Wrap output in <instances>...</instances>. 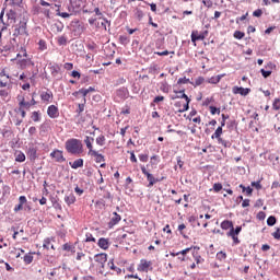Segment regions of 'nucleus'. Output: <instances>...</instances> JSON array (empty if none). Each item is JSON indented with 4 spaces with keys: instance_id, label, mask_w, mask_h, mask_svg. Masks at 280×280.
I'll list each match as a JSON object with an SVG mask.
<instances>
[{
    "instance_id": "obj_1",
    "label": "nucleus",
    "mask_w": 280,
    "mask_h": 280,
    "mask_svg": "<svg viewBox=\"0 0 280 280\" xmlns=\"http://www.w3.org/2000/svg\"><path fill=\"white\" fill-rule=\"evenodd\" d=\"M66 150L70 154H75L77 156H80V154L84 152V145L82 144V141L72 138L66 141Z\"/></svg>"
},
{
    "instance_id": "obj_2",
    "label": "nucleus",
    "mask_w": 280,
    "mask_h": 280,
    "mask_svg": "<svg viewBox=\"0 0 280 280\" xmlns=\"http://www.w3.org/2000/svg\"><path fill=\"white\" fill-rule=\"evenodd\" d=\"M174 93H179V97H182V100H185L186 102H176L175 103V108H177V113H186V110H189V103L191 102V100H189V96H187V94H185V90L182 91H174Z\"/></svg>"
},
{
    "instance_id": "obj_3",
    "label": "nucleus",
    "mask_w": 280,
    "mask_h": 280,
    "mask_svg": "<svg viewBox=\"0 0 280 280\" xmlns=\"http://www.w3.org/2000/svg\"><path fill=\"white\" fill-rule=\"evenodd\" d=\"M94 261L100 266V268H104L106 265V261H108V255L102 253V254H96L94 256Z\"/></svg>"
},
{
    "instance_id": "obj_4",
    "label": "nucleus",
    "mask_w": 280,
    "mask_h": 280,
    "mask_svg": "<svg viewBox=\"0 0 280 280\" xmlns=\"http://www.w3.org/2000/svg\"><path fill=\"white\" fill-rule=\"evenodd\" d=\"M152 266V261H148L145 259H141L140 264L138 265V272H148Z\"/></svg>"
},
{
    "instance_id": "obj_5",
    "label": "nucleus",
    "mask_w": 280,
    "mask_h": 280,
    "mask_svg": "<svg viewBox=\"0 0 280 280\" xmlns=\"http://www.w3.org/2000/svg\"><path fill=\"white\" fill-rule=\"evenodd\" d=\"M232 93L234 95H243V97H246V95H248V93H250V89L234 86V88H232Z\"/></svg>"
},
{
    "instance_id": "obj_6",
    "label": "nucleus",
    "mask_w": 280,
    "mask_h": 280,
    "mask_svg": "<svg viewBox=\"0 0 280 280\" xmlns=\"http://www.w3.org/2000/svg\"><path fill=\"white\" fill-rule=\"evenodd\" d=\"M10 84V75L5 74L4 71L0 73V89H5Z\"/></svg>"
},
{
    "instance_id": "obj_7",
    "label": "nucleus",
    "mask_w": 280,
    "mask_h": 280,
    "mask_svg": "<svg viewBox=\"0 0 280 280\" xmlns=\"http://www.w3.org/2000/svg\"><path fill=\"white\" fill-rule=\"evenodd\" d=\"M25 205H27V197L20 196L19 205L14 207V212L19 213V211H23V207H25Z\"/></svg>"
},
{
    "instance_id": "obj_8",
    "label": "nucleus",
    "mask_w": 280,
    "mask_h": 280,
    "mask_svg": "<svg viewBox=\"0 0 280 280\" xmlns=\"http://www.w3.org/2000/svg\"><path fill=\"white\" fill-rule=\"evenodd\" d=\"M47 115L51 118V119H56V117H58L60 115V113L58 112V108L56 107V105H50L47 109Z\"/></svg>"
},
{
    "instance_id": "obj_9",
    "label": "nucleus",
    "mask_w": 280,
    "mask_h": 280,
    "mask_svg": "<svg viewBox=\"0 0 280 280\" xmlns=\"http://www.w3.org/2000/svg\"><path fill=\"white\" fill-rule=\"evenodd\" d=\"M51 159H55L58 163H62L65 161V155H62V151L55 150L50 153Z\"/></svg>"
},
{
    "instance_id": "obj_10",
    "label": "nucleus",
    "mask_w": 280,
    "mask_h": 280,
    "mask_svg": "<svg viewBox=\"0 0 280 280\" xmlns=\"http://www.w3.org/2000/svg\"><path fill=\"white\" fill-rule=\"evenodd\" d=\"M16 113V117H21V119H18L16 121V126H21V124H23V119H25V109H23L22 107L15 109Z\"/></svg>"
},
{
    "instance_id": "obj_11",
    "label": "nucleus",
    "mask_w": 280,
    "mask_h": 280,
    "mask_svg": "<svg viewBox=\"0 0 280 280\" xmlns=\"http://www.w3.org/2000/svg\"><path fill=\"white\" fill-rule=\"evenodd\" d=\"M89 156H93L95 159L96 163H102L104 162V155L100 154L97 151H89L88 152Z\"/></svg>"
},
{
    "instance_id": "obj_12",
    "label": "nucleus",
    "mask_w": 280,
    "mask_h": 280,
    "mask_svg": "<svg viewBox=\"0 0 280 280\" xmlns=\"http://www.w3.org/2000/svg\"><path fill=\"white\" fill-rule=\"evenodd\" d=\"M13 36H21V34H25V24H20L14 26Z\"/></svg>"
},
{
    "instance_id": "obj_13",
    "label": "nucleus",
    "mask_w": 280,
    "mask_h": 280,
    "mask_svg": "<svg viewBox=\"0 0 280 280\" xmlns=\"http://www.w3.org/2000/svg\"><path fill=\"white\" fill-rule=\"evenodd\" d=\"M110 246V244L108 243V238H100L98 240V247L102 248L103 250H108V247Z\"/></svg>"
},
{
    "instance_id": "obj_14",
    "label": "nucleus",
    "mask_w": 280,
    "mask_h": 280,
    "mask_svg": "<svg viewBox=\"0 0 280 280\" xmlns=\"http://www.w3.org/2000/svg\"><path fill=\"white\" fill-rule=\"evenodd\" d=\"M95 139L91 138V137H86L84 140V143L89 150V152H95V150H93V143H94Z\"/></svg>"
},
{
    "instance_id": "obj_15",
    "label": "nucleus",
    "mask_w": 280,
    "mask_h": 280,
    "mask_svg": "<svg viewBox=\"0 0 280 280\" xmlns=\"http://www.w3.org/2000/svg\"><path fill=\"white\" fill-rule=\"evenodd\" d=\"M69 165L72 167V170H78V167L84 166V160L78 159L74 162H70Z\"/></svg>"
},
{
    "instance_id": "obj_16",
    "label": "nucleus",
    "mask_w": 280,
    "mask_h": 280,
    "mask_svg": "<svg viewBox=\"0 0 280 280\" xmlns=\"http://www.w3.org/2000/svg\"><path fill=\"white\" fill-rule=\"evenodd\" d=\"M119 222H121V215L117 214V212H114L109 222L110 226H115V224H119Z\"/></svg>"
},
{
    "instance_id": "obj_17",
    "label": "nucleus",
    "mask_w": 280,
    "mask_h": 280,
    "mask_svg": "<svg viewBox=\"0 0 280 280\" xmlns=\"http://www.w3.org/2000/svg\"><path fill=\"white\" fill-rule=\"evenodd\" d=\"M221 229H223V231H233V222L232 221H229V220H225L221 223Z\"/></svg>"
},
{
    "instance_id": "obj_18",
    "label": "nucleus",
    "mask_w": 280,
    "mask_h": 280,
    "mask_svg": "<svg viewBox=\"0 0 280 280\" xmlns=\"http://www.w3.org/2000/svg\"><path fill=\"white\" fill-rule=\"evenodd\" d=\"M65 202H66L68 206L74 205V203H75V195H74V194L67 195V196L65 197Z\"/></svg>"
},
{
    "instance_id": "obj_19",
    "label": "nucleus",
    "mask_w": 280,
    "mask_h": 280,
    "mask_svg": "<svg viewBox=\"0 0 280 280\" xmlns=\"http://www.w3.org/2000/svg\"><path fill=\"white\" fill-rule=\"evenodd\" d=\"M222 78H224V74H219L217 77H212L210 79H208V84H218Z\"/></svg>"
},
{
    "instance_id": "obj_20",
    "label": "nucleus",
    "mask_w": 280,
    "mask_h": 280,
    "mask_svg": "<svg viewBox=\"0 0 280 280\" xmlns=\"http://www.w3.org/2000/svg\"><path fill=\"white\" fill-rule=\"evenodd\" d=\"M15 161L18 163H23L25 162V153L24 152H21V151H16L15 152Z\"/></svg>"
},
{
    "instance_id": "obj_21",
    "label": "nucleus",
    "mask_w": 280,
    "mask_h": 280,
    "mask_svg": "<svg viewBox=\"0 0 280 280\" xmlns=\"http://www.w3.org/2000/svg\"><path fill=\"white\" fill-rule=\"evenodd\" d=\"M51 75L56 77L58 75V73H60V67L58 66V63H54L52 66H50L49 68Z\"/></svg>"
},
{
    "instance_id": "obj_22",
    "label": "nucleus",
    "mask_w": 280,
    "mask_h": 280,
    "mask_svg": "<svg viewBox=\"0 0 280 280\" xmlns=\"http://www.w3.org/2000/svg\"><path fill=\"white\" fill-rule=\"evenodd\" d=\"M147 180L149 182V187H153L155 183H159V179L154 178L153 174H147Z\"/></svg>"
},
{
    "instance_id": "obj_23",
    "label": "nucleus",
    "mask_w": 280,
    "mask_h": 280,
    "mask_svg": "<svg viewBox=\"0 0 280 280\" xmlns=\"http://www.w3.org/2000/svg\"><path fill=\"white\" fill-rule=\"evenodd\" d=\"M0 96L4 102L10 100V90H0Z\"/></svg>"
},
{
    "instance_id": "obj_24",
    "label": "nucleus",
    "mask_w": 280,
    "mask_h": 280,
    "mask_svg": "<svg viewBox=\"0 0 280 280\" xmlns=\"http://www.w3.org/2000/svg\"><path fill=\"white\" fill-rule=\"evenodd\" d=\"M31 107L32 103L25 102V98H22V101L20 102V108H23L24 110H30Z\"/></svg>"
},
{
    "instance_id": "obj_25",
    "label": "nucleus",
    "mask_w": 280,
    "mask_h": 280,
    "mask_svg": "<svg viewBox=\"0 0 280 280\" xmlns=\"http://www.w3.org/2000/svg\"><path fill=\"white\" fill-rule=\"evenodd\" d=\"M40 97H42L43 102H50L52 94H51V92H44L40 94Z\"/></svg>"
},
{
    "instance_id": "obj_26",
    "label": "nucleus",
    "mask_w": 280,
    "mask_h": 280,
    "mask_svg": "<svg viewBox=\"0 0 280 280\" xmlns=\"http://www.w3.org/2000/svg\"><path fill=\"white\" fill-rule=\"evenodd\" d=\"M228 237H232L234 244H240V238L237 237V235H235L233 229L228 232Z\"/></svg>"
},
{
    "instance_id": "obj_27",
    "label": "nucleus",
    "mask_w": 280,
    "mask_h": 280,
    "mask_svg": "<svg viewBox=\"0 0 280 280\" xmlns=\"http://www.w3.org/2000/svg\"><path fill=\"white\" fill-rule=\"evenodd\" d=\"M95 91V89H93L92 86H90L89 89H81L79 90L80 95H82L83 97H85L86 95H89V93Z\"/></svg>"
},
{
    "instance_id": "obj_28",
    "label": "nucleus",
    "mask_w": 280,
    "mask_h": 280,
    "mask_svg": "<svg viewBox=\"0 0 280 280\" xmlns=\"http://www.w3.org/2000/svg\"><path fill=\"white\" fill-rule=\"evenodd\" d=\"M240 188L243 190V192H246V196H253V188H250V186L246 187L241 184Z\"/></svg>"
},
{
    "instance_id": "obj_29",
    "label": "nucleus",
    "mask_w": 280,
    "mask_h": 280,
    "mask_svg": "<svg viewBox=\"0 0 280 280\" xmlns=\"http://www.w3.org/2000/svg\"><path fill=\"white\" fill-rule=\"evenodd\" d=\"M202 36L198 35V32H192L191 33V42L196 45V40H202Z\"/></svg>"
},
{
    "instance_id": "obj_30",
    "label": "nucleus",
    "mask_w": 280,
    "mask_h": 280,
    "mask_svg": "<svg viewBox=\"0 0 280 280\" xmlns=\"http://www.w3.org/2000/svg\"><path fill=\"white\" fill-rule=\"evenodd\" d=\"M222 137V127H218L214 133L212 135V139H220Z\"/></svg>"
},
{
    "instance_id": "obj_31",
    "label": "nucleus",
    "mask_w": 280,
    "mask_h": 280,
    "mask_svg": "<svg viewBox=\"0 0 280 280\" xmlns=\"http://www.w3.org/2000/svg\"><path fill=\"white\" fill-rule=\"evenodd\" d=\"M33 261H34V256H32V254H26V255L24 256V264L30 265V264H32Z\"/></svg>"
},
{
    "instance_id": "obj_32",
    "label": "nucleus",
    "mask_w": 280,
    "mask_h": 280,
    "mask_svg": "<svg viewBox=\"0 0 280 280\" xmlns=\"http://www.w3.org/2000/svg\"><path fill=\"white\" fill-rule=\"evenodd\" d=\"M30 159H36V148L31 147L27 152Z\"/></svg>"
},
{
    "instance_id": "obj_33",
    "label": "nucleus",
    "mask_w": 280,
    "mask_h": 280,
    "mask_svg": "<svg viewBox=\"0 0 280 280\" xmlns=\"http://www.w3.org/2000/svg\"><path fill=\"white\" fill-rule=\"evenodd\" d=\"M245 34L242 31H235L234 32V38H236L237 40H242V38H244Z\"/></svg>"
},
{
    "instance_id": "obj_34",
    "label": "nucleus",
    "mask_w": 280,
    "mask_h": 280,
    "mask_svg": "<svg viewBox=\"0 0 280 280\" xmlns=\"http://www.w3.org/2000/svg\"><path fill=\"white\" fill-rule=\"evenodd\" d=\"M267 224H268V226H275V224H277V218H275V217H269V218L267 219Z\"/></svg>"
},
{
    "instance_id": "obj_35",
    "label": "nucleus",
    "mask_w": 280,
    "mask_h": 280,
    "mask_svg": "<svg viewBox=\"0 0 280 280\" xmlns=\"http://www.w3.org/2000/svg\"><path fill=\"white\" fill-rule=\"evenodd\" d=\"M97 145H104L106 143V138L104 136H100L96 138Z\"/></svg>"
},
{
    "instance_id": "obj_36",
    "label": "nucleus",
    "mask_w": 280,
    "mask_h": 280,
    "mask_svg": "<svg viewBox=\"0 0 280 280\" xmlns=\"http://www.w3.org/2000/svg\"><path fill=\"white\" fill-rule=\"evenodd\" d=\"M31 118L33 121H40V114L38 112H33Z\"/></svg>"
},
{
    "instance_id": "obj_37",
    "label": "nucleus",
    "mask_w": 280,
    "mask_h": 280,
    "mask_svg": "<svg viewBox=\"0 0 280 280\" xmlns=\"http://www.w3.org/2000/svg\"><path fill=\"white\" fill-rule=\"evenodd\" d=\"M272 108H273V110H279L280 109V100L279 98H276L273 101Z\"/></svg>"
},
{
    "instance_id": "obj_38",
    "label": "nucleus",
    "mask_w": 280,
    "mask_h": 280,
    "mask_svg": "<svg viewBox=\"0 0 280 280\" xmlns=\"http://www.w3.org/2000/svg\"><path fill=\"white\" fill-rule=\"evenodd\" d=\"M177 84H189V79L187 77L179 78Z\"/></svg>"
},
{
    "instance_id": "obj_39",
    "label": "nucleus",
    "mask_w": 280,
    "mask_h": 280,
    "mask_svg": "<svg viewBox=\"0 0 280 280\" xmlns=\"http://www.w3.org/2000/svg\"><path fill=\"white\" fill-rule=\"evenodd\" d=\"M205 78L199 77L195 80V86H200V84H203Z\"/></svg>"
},
{
    "instance_id": "obj_40",
    "label": "nucleus",
    "mask_w": 280,
    "mask_h": 280,
    "mask_svg": "<svg viewBox=\"0 0 280 280\" xmlns=\"http://www.w3.org/2000/svg\"><path fill=\"white\" fill-rule=\"evenodd\" d=\"M38 45L42 51H45V49H47V44L45 43V40L40 39Z\"/></svg>"
},
{
    "instance_id": "obj_41",
    "label": "nucleus",
    "mask_w": 280,
    "mask_h": 280,
    "mask_svg": "<svg viewBox=\"0 0 280 280\" xmlns=\"http://www.w3.org/2000/svg\"><path fill=\"white\" fill-rule=\"evenodd\" d=\"M260 73L264 78H269V75H272V71H267L265 69H261Z\"/></svg>"
},
{
    "instance_id": "obj_42",
    "label": "nucleus",
    "mask_w": 280,
    "mask_h": 280,
    "mask_svg": "<svg viewBox=\"0 0 280 280\" xmlns=\"http://www.w3.org/2000/svg\"><path fill=\"white\" fill-rule=\"evenodd\" d=\"M27 65H31V61H30V60H26V59H23V60L20 62L21 69H25V67H27Z\"/></svg>"
},
{
    "instance_id": "obj_43",
    "label": "nucleus",
    "mask_w": 280,
    "mask_h": 280,
    "mask_svg": "<svg viewBox=\"0 0 280 280\" xmlns=\"http://www.w3.org/2000/svg\"><path fill=\"white\" fill-rule=\"evenodd\" d=\"M210 113H211V115H215V114L220 115V108L210 106Z\"/></svg>"
},
{
    "instance_id": "obj_44",
    "label": "nucleus",
    "mask_w": 280,
    "mask_h": 280,
    "mask_svg": "<svg viewBox=\"0 0 280 280\" xmlns=\"http://www.w3.org/2000/svg\"><path fill=\"white\" fill-rule=\"evenodd\" d=\"M43 246H44V248L49 249V246H51V240L50 238L44 240Z\"/></svg>"
},
{
    "instance_id": "obj_45",
    "label": "nucleus",
    "mask_w": 280,
    "mask_h": 280,
    "mask_svg": "<svg viewBox=\"0 0 280 280\" xmlns=\"http://www.w3.org/2000/svg\"><path fill=\"white\" fill-rule=\"evenodd\" d=\"M252 187H255V189H261V182H252Z\"/></svg>"
},
{
    "instance_id": "obj_46",
    "label": "nucleus",
    "mask_w": 280,
    "mask_h": 280,
    "mask_svg": "<svg viewBox=\"0 0 280 280\" xmlns=\"http://www.w3.org/2000/svg\"><path fill=\"white\" fill-rule=\"evenodd\" d=\"M213 190L214 191H222V184H220V183H217V184H214L213 185Z\"/></svg>"
},
{
    "instance_id": "obj_47",
    "label": "nucleus",
    "mask_w": 280,
    "mask_h": 280,
    "mask_svg": "<svg viewBox=\"0 0 280 280\" xmlns=\"http://www.w3.org/2000/svg\"><path fill=\"white\" fill-rule=\"evenodd\" d=\"M226 257V253L224 252H219L217 254V259H220L222 261V259H224Z\"/></svg>"
},
{
    "instance_id": "obj_48",
    "label": "nucleus",
    "mask_w": 280,
    "mask_h": 280,
    "mask_svg": "<svg viewBox=\"0 0 280 280\" xmlns=\"http://www.w3.org/2000/svg\"><path fill=\"white\" fill-rule=\"evenodd\" d=\"M202 3L206 8H212L213 7V2L211 0H203Z\"/></svg>"
},
{
    "instance_id": "obj_49",
    "label": "nucleus",
    "mask_w": 280,
    "mask_h": 280,
    "mask_svg": "<svg viewBox=\"0 0 280 280\" xmlns=\"http://www.w3.org/2000/svg\"><path fill=\"white\" fill-rule=\"evenodd\" d=\"M272 237H275V240H280V228H278L276 232L272 233Z\"/></svg>"
},
{
    "instance_id": "obj_50",
    "label": "nucleus",
    "mask_w": 280,
    "mask_h": 280,
    "mask_svg": "<svg viewBox=\"0 0 280 280\" xmlns=\"http://www.w3.org/2000/svg\"><path fill=\"white\" fill-rule=\"evenodd\" d=\"M261 14H264V11H261V9L255 10L253 12V16L259 18L261 16Z\"/></svg>"
},
{
    "instance_id": "obj_51",
    "label": "nucleus",
    "mask_w": 280,
    "mask_h": 280,
    "mask_svg": "<svg viewBox=\"0 0 280 280\" xmlns=\"http://www.w3.org/2000/svg\"><path fill=\"white\" fill-rule=\"evenodd\" d=\"M194 257H195L196 264H202V261H205V259H202L200 255H194Z\"/></svg>"
},
{
    "instance_id": "obj_52",
    "label": "nucleus",
    "mask_w": 280,
    "mask_h": 280,
    "mask_svg": "<svg viewBox=\"0 0 280 280\" xmlns=\"http://www.w3.org/2000/svg\"><path fill=\"white\" fill-rule=\"evenodd\" d=\"M185 229H187V226L184 223L178 225V231L180 232V235H184V237H186L185 234H183V231H185Z\"/></svg>"
},
{
    "instance_id": "obj_53",
    "label": "nucleus",
    "mask_w": 280,
    "mask_h": 280,
    "mask_svg": "<svg viewBox=\"0 0 280 280\" xmlns=\"http://www.w3.org/2000/svg\"><path fill=\"white\" fill-rule=\"evenodd\" d=\"M139 160H140L142 163H148V155H145V154H140V155H139Z\"/></svg>"
},
{
    "instance_id": "obj_54",
    "label": "nucleus",
    "mask_w": 280,
    "mask_h": 280,
    "mask_svg": "<svg viewBox=\"0 0 280 280\" xmlns=\"http://www.w3.org/2000/svg\"><path fill=\"white\" fill-rule=\"evenodd\" d=\"M257 218L258 220H266V212H262V211L258 212Z\"/></svg>"
},
{
    "instance_id": "obj_55",
    "label": "nucleus",
    "mask_w": 280,
    "mask_h": 280,
    "mask_svg": "<svg viewBox=\"0 0 280 280\" xmlns=\"http://www.w3.org/2000/svg\"><path fill=\"white\" fill-rule=\"evenodd\" d=\"M58 14V16H61L62 19H69V16H71L69 13H67V12H58L57 13Z\"/></svg>"
},
{
    "instance_id": "obj_56",
    "label": "nucleus",
    "mask_w": 280,
    "mask_h": 280,
    "mask_svg": "<svg viewBox=\"0 0 280 280\" xmlns=\"http://www.w3.org/2000/svg\"><path fill=\"white\" fill-rule=\"evenodd\" d=\"M85 242H95V237H93V234H86Z\"/></svg>"
},
{
    "instance_id": "obj_57",
    "label": "nucleus",
    "mask_w": 280,
    "mask_h": 280,
    "mask_svg": "<svg viewBox=\"0 0 280 280\" xmlns=\"http://www.w3.org/2000/svg\"><path fill=\"white\" fill-rule=\"evenodd\" d=\"M242 207H243V208L250 207V200H249V199L243 200Z\"/></svg>"
},
{
    "instance_id": "obj_58",
    "label": "nucleus",
    "mask_w": 280,
    "mask_h": 280,
    "mask_svg": "<svg viewBox=\"0 0 280 280\" xmlns=\"http://www.w3.org/2000/svg\"><path fill=\"white\" fill-rule=\"evenodd\" d=\"M63 67L67 69V71H71V69H73V63L67 62Z\"/></svg>"
},
{
    "instance_id": "obj_59",
    "label": "nucleus",
    "mask_w": 280,
    "mask_h": 280,
    "mask_svg": "<svg viewBox=\"0 0 280 280\" xmlns=\"http://www.w3.org/2000/svg\"><path fill=\"white\" fill-rule=\"evenodd\" d=\"M28 133L32 136L36 135V127H30Z\"/></svg>"
},
{
    "instance_id": "obj_60",
    "label": "nucleus",
    "mask_w": 280,
    "mask_h": 280,
    "mask_svg": "<svg viewBox=\"0 0 280 280\" xmlns=\"http://www.w3.org/2000/svg\"><path fill=\"white\" fill-rule=\"evenodd\" d=\"M233 233H234V235L242 233V226H236V229L233 228Z\"/></svg>"
},
{
    "instance_id": "obj_61",
    "label": "nucleus",
    "mask_w": 280,
    "mask_h": 280,
    "mask_svg": "<svg viewBox=\"0 0 280 280\" xmlns=\"http://www.w3.org/2000/svg\"><path fill=\"white\" fill-rule=\"evenodd\" d=\"M82 257H84V253L79 252V253L77 254V261H82Z\"/></svg>"
},
{
    "instance_id": "obj_62",
    "label": "nucleus",
    "mask_w": 280,
    "mask_h": 280,
    "mask_svg": "<svg viewBox=\"0 0 280 280\" xmlns=\"http://www.w3.org/2000/svg\"><path fill=\"white\" fill-rule=\"evenodd\" d=\"M192 247H188L186 249H183L182 252H179V255H187L189 253V250H191Z\"/></svg>"
},
{
    "instance_id": "obj_63",
    "label": "nucleus",
    "mask_w": 280,
    "mask_h": 280,
    "mask_svg": "<svg viewBox=\"0 0 280 280\" xmlns=\"http://www.w3.org/2000/svg\"><path fill=\"white\" fill-rule=\"evenodd\" d=\"M130 161H131L132 163H137V155H135V152H131Z\"/></svg>"
},
{
    "instance_id": "obj_64",
    "label": "nucleus",
    "mask_w": 280,
    "mask_h": 280,
    "mask_svg": "<svg viewBox=\"0 0 280 280\" xmlns=\"http://www.w3.org/2000/svg\"><path fill=\"white\" fill-rule=\"evenodd\" d=\"M163 100H165V97H163V96H156V97L154 98V102H155V104H159V102H163Z\"/></svg>"
}]
</instances>
